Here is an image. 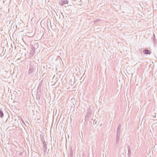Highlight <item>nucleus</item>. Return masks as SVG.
<instances>
[{
	"label": "nucleus",
	"instance_id": "22",
	"mask_svg": "<svg viewBox=\"0 0 157 157\" xmlns=\"http://www.w3.org/2000/svg\"><path fill=\"white\" fill-rule=\"evenodd\" d=\"M94 121H95V120H94Z\"/></svg>",
	"mask_w": 157,
	"mask_h": 157
},
{
	"label": "nucleus",
	"instance_id": "5",
	"mask_svg": "<svg viewBox=\"0 0 157 157\" xmlns=\"http://www.w3.org/2000/svg\"><path fill=\"white\" fill-rule=\"evenodd\" d=\"M120 136L117 135L116 140V146L117 147H118V144L119 143L120 140Z\"/></svg>",
	"mask_w": 157,
	"mask_h": 157
},
{
	"label": "nucleus",
	"instance_id": "14",
	"mask_svg": "<svg viewBox=\"0 0 157 157\" xmlns=\"http://www.w3.org/2000/svg\"><path fill=\"white\" fill-rule=\"evenodd\" d=\"M70 157H73V151L72 148H71L70 149Z\"/></svg>",
	"mask_w": 157,
	"mask_h": 157
},
{
	"label": "nucleus",
	"instance_id": "9",
	"mask_svg": "<svg viewBox=\"0 0 157 157\" xmlns=\"http://www.w3.org/2000/svg\"><path fill=\"white\" fill-rule=\"evenodd\" d=\"M40 138L43 144V145L45 144H47L46 142L44 140V138L42 136H40Z\"/></svg>",
	"mask_w": 157,
	"mask_h": 157
},
{
	"label": "nucleus",
	"instance_id": "4",
	"mask_svg": "<svg viewBox=\"0 0 157 157\" xmlns=\"http://www.w3.org/2000/svg\"><path fill=\"white\" fill-rule=\"evenodd\" d=\"M121 124H120L117 128V132H116V135L118 136H120L121 133Z\"/></svg>",
	"mask_w": 157,
	"mask_h": 157
},
{
	"label": "nucleus",
	"instance_id": "3",
	"mask_svg": "<svg viewBox=\"0 0 157 157\" xmlns=\"http://www.w3.org/2000/svg\"><path fill=\"white\" fill-rule=\"evenodd\" d=\"M68 0H60L59 2V4L61 6L68 4Z\"/></svg>",
	"mask_w": 157,
	"mask_h": 157
},
{
	"label": "nucleus",
	"instance_id": "1",
	"mask_svg": "<svg viewBox=\"0 0 157 157\" xmlns=\"http://www.w3.org/2000/svg\"><path fill=\"white\" fill-rule=\"evenodd\" d=\"M92 114V110L91 106H89L87 110V114L85 117V121H87L89 119V118L90 117Z\"/></svg>",
	"mask_w": 157,
	"mask_h": 157
},
{
	"label": "nucleus",
	"instance_id": "13",
	"mask_svg": "<svg viewBox=\"0 0 157 157\" xmlns=\"http://www.w3.org/2000/svg\"><path fill=\"white\" fill-rule=\"evenodd\" d=\"M153 41L155 46H157V40L156 38H153Z\"/></svg>",
	"mask_w": 157,
	"mask_h": 157
},
{
	"label": "nucleus",
	"instance_id": "18",
	"mask_svg": "<svg viewBox=\"0 0 157 157\" xmlns=\"http://www.w3.org/2000/svg\"><path fill=\"white\" fill-rule=\"evenodd\" d=\"M153 38H156L155 35L154 33L153 35Z\"/></svg>",
	"mask_w": 157,
	"mask_h": 157
},
{
	"label": "nucleus",
	"instance_id": "20",
	"mask_svg": "<svg viewBox=\"0 0 157 157\" xmlns=\"http://www.w3.org/2000/svg\"><path fill=\"white\" fill-rule=\"evenodd\" d=\"M21 121L23 123H25V122H24V121L22 119H21Z\"/></svg>",
	"mask_w": 157,
	"mask_h": 157
},
{
	"label": "nucleus",
	"instance_id": "23",
	"mask_svg": "<svg viewBox=\"0 0 157 157\" xmlns=\"http://www.w3.org/2000/svg\"><path fill=\"white\" fill-rule=\"evenodd\" d=\"M94 121H95V120H94Z\"/></svg>",
	"mask_w": 157,
	"mask_h": 157
},
{
	"label": "nucleus",
	"instance_id": "2",
	"mask_svg": "<svg viewBox=\"0 0 157 157\" xmlns=\"http://www.w3.org/2000/svg\"><path fill=\"white\" fill-rule=\"evenodd\" d=\"M35 69L36 68L34 66L32 65L30 66L29 69L28 73V74L30 75L33 73Z\"/></svg>",
	"mask_w": 157,
	"mask_h": 157
},
{
	"label": "nucleus",
	"instance_id": "6",
	"mask_svg": "<svg viewBox=\"0 0 157 157\" xmlns=\"http://www.w3.org/2000/svg\"><path fill=\"white\" fill-rule=\"evenodd\" d=\"M42 81L43 80H41L39 84L37 90V92L40 93V92H41V86Z\"/></svg>",
	"mask_w": 157,
	"mask_h": 157
},
{
	"label": "nucleus",
	"instance_id": "17",
	"mask_svg": "<svg viewBox=\"0 0 157 157\" xmlns=\"http://www.w3.org/2000/svg\"><path fill=\"white\" fill-rule=\"evenodd\" d=\"M23 153V152H20V153H19V155H22Z\"/></svg>",
	"mask_w": 157,
	"mask_h": 157
},
{
	"label": "nucleus",
	"instance_id": "10",
	"mask_svg": "<svg viewBox=\"0 0 157 157\" xmlns=\"http://www.w3.org/2000/svg\"><path fill=\"white\" fill-rule=\"evenodd\" d=\"M44 155H46L47 150V144H45L43 145Z\"/></svg>",
	"mask_w": 157,
	"mask_h": 157
},
{
	"label": "nucleus",
	"instance_id": "16",
	"mask_svg": "<svg viewBox=\"0 0 157 157\" xmlns=\"http://www.w3.org/2000/svg\"><path fill=\"white\" fill-rule=\"evenodd\" d=\"M101 20H100L99 19H96L95 21H94V22L95 23V24H96L99 21H101Z\"/></svg>",
	"mask_w": 157,
	"mask_h": 157
},
{
	"label": "nucleus",
	"instance_id": "12",
	"mask_svg": "<svg viewBox=\"0 0 157 157\" xmlns=\"http://www.w3.org/2000/svg\"><path fill=\"white\" fill-rule=\"evenodd\" d=\"M128 157H130L131 156V151L130 150V146L129 145L128 146Z\"/></svg>",
	"mask_w": 157,
	"mask_h": 157
},
{
	"label": "nucleus",
	"instance_id": "15",
	"mask_svg": "<svg viewBox=\"0 0 157 157\" xmlns=\"http://www.w3.org/2000/svg\"><path fill=\"white\" fill-rule=\"evenodd\" d=\"M4 116V114L2 111L0 109V117L2 118Z\"/></svg>",
	"mask_w": 157,
	"mask_h": 157
},
{
	"label": "nucleus",
	"instance_id": "11",
	"mask_svg": "<svg viewBox=\"0 0 157 157\" xmlns=\"http://www.w3.org/2000/svg\"><path fill=\"white\" fill-rule=\"evenodd\" d=\"M32 50L31 52L30 55H32V56H33L34 53H35V48L33 46H32L31 47Z\"/></svg>",
	"mask_w": 157,
	"mask_h": 157
},
{
	"label": "nucleus",
	"instance_id": "21",
	"mask_svg": "<svg viewBox=\"0 0 157 157\" xmlns=\"http://www.w3.org/2000/svg\"><path fill=\"white\" fill-rule=\"evenodd\" d=\"M97 122V121H96V122L95 123V124H96V123H97V122Z\"/></svg>",
	"mask_w": 157,
	"mask_h": 157
},
{
	"label": "nucleus",
	"instance_id": "8",
	"mask_svg": "<svg viewBox=\"0 0 157 157\" xmlns=\"http://www.w3.org/2000/svg\"><path fill=\"white\" fill-rule=\"evenodd\" d=\"M143 53L145 55H150L151 52L147 49H144L143 51Z\"/></svg>",
	"mask_w": 157,
	"mask_h": 157
},
{
	"label": "nucleus",
	"instance_id": "19",
	"mask_svg": "<svg viewBox=\"0 0 157 157\" xmlns=\"http://www.w3.org/2000/svg\"><path fill=\"white\" fill-rule=\"evenodd\" d=\"M72 82V83H71V85H74V84L75 82H74L73 83L72 82Z\"/></svg>",
	"mask_w": 157,
	"mask_h": 157
},
{
	"label": "nucleus",
	"instance_id": "7",
	"mask_svg": "<svg viewBox=\"0 0 157 157\" xmlns=\"http://www.w3.org/2000/svg\"><path fill=\"white\" fill-rule=\"evenodd\" d=\"M41 92H37V93L36 94V98L37 100H39L40 99V97H41Z\"/></svg>",
	"mask_w": 157,
	"mask_h": 157
}]
</instances>
